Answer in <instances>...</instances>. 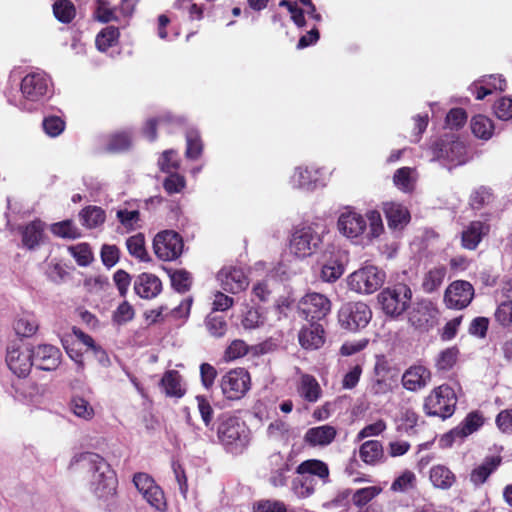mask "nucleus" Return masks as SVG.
Listing matches in <instances>:
<instances>
[{"mask_svg":"<svg viewBox=\"0 0 512 512\" xmlns=\"http://www.w3.org/2000/svg\"><path fill=\"white\" fill-rule=\"evenodd\" d=\"M142 496L156 510L164 511L167 507L164 492L156 483L147 490V493H143Z\"/></svg>","mask_w":512,"mask_h":512,"instance_id":"8fccbe9b","label":"nucleus"},{"mask_svg":"<svg viewBox=\"0 0 512 512\" xmlns=\"http://www.w3.org/2000/svg\"><path fill=\"white\" fill-rule=\"evenodd\" d=\"M494 319L503 329H512V300L503 301L497 306Z\"/></svg>","mask_w":512,"mask_h":512,"instance_id":"49530a36","label":"nucleus"},{"mask_svg":"<svg viewBox=\"0 0 512 512\" xmlns=\"http://www.w3.org/2000/svg\"><path fill=\"white\" fill-rule=\"evenodd\" d=\"M298 332V342L300 346L307 350H318L325 344L326 332L319 322L308 321Z\"/></svg>","mask_w":512,"mask_h":512,"instance_id":"2eb2a0df","label":"nucleus"},{"mask_svg":"<svg viewBox=\"0 0 512 512\" xmlns=\"http://www.w3.org/2000/svg\"><path fill=\"white\" fill-rule=\"evenodd\" d=\"M126 247L129 254L141 262L150 261V256L145 246V236L143 233H137L126 239Z\"/></svg>","mask_w":512,"mask_h":512,"instance_id":"72a5a7b5","label":"nucleus"},{"mask_svg":"<svg viewBox=\"0 0 512 512\" xmlns=\"http://www.w3.org/2000/svg\"><path fill=\"white\" fill-rule=\"evenodd\" d=\"M337 226L341 234L353 239L358 238L365 232L367 221L360 213L346 211L339 216Z\"/></svg>","mask_w":512,"mask_h":512,"instance_id":"aec40b11","label":"nucleus"},{"mask_svg":"<svg viewBox=\"0 0 512 512\" xmlns=\"http://www.w3.org/2000/svg\"><path fill=\"white\" fill-rule=\"evenodd\" d=\"M205 327L212 337L221 338L228 330V323L224 316L210 312L205 318Z\"/></svg>","mask_w":512,"mask_h":512,"instance_id":"58836bf2","label":"nucleus"},{"mask_svg":"<svg viewBox=\"0 0 512 512\" xmlns=\"http://www.w3.org/2000/svg\"><path fill=\"white\" fill-rule=\"evenodd\" d=\"M432 160L443 161L451 166L466 162V147L463 142L453 137L436 139L429 147Z\"/></svg>","mask_w":512,"mask_h":512,"instance_id":"423d86ee","label":"nucleus"},{"mask_svg":"<svg viewBox=\"0 0 512 512\" xmlns=\"http://www.w3.org/2000/svg\"><path fill=\"white\" fill-rule=\"evenodd\" d=\"M372 318L370 307L363 302H347L338 311L340 326L348 331L356 332L365 328Z\"/></svg>","mask_w":512,"mask_h":512,"instance_id":"6e6552de","label":"nucleus"},{"mask_svg":"<svg viewBox=\"0 0 512 512\" xmlns=\"http://www.w3.org/2000/svg\"><path fill=\"white\" fill-rule=\"evenodd\" d=\"M386 275L385 272L373 265H366L348 277L350 290L359 294H372L382 287Z\"/></svg>","mask_w":512,"mask_h":512,"instance_id":"0eeeda50","label":"nucleus"},{"mask_svg":"<svg viewBox=\"0 0 512 512\" xmlns=\"http://www.w3.org/2000/svg\"><path fill=\"white\" fill-rule=\"evenodd\" d=\"M382 209L390 229L401 230L410 222V212L401 203L385 202Z\"/></svg>","mask_w":512,"mask_h":512,"instance_id":"5701e85b","label":"nucleus"},{"mask_svg":"<svg viewBox=\"0 0 512 512\" xmlns=\"http://www.w3.org/2000/svg\"><path fill=\"white\" fill-rule=\"evenodd\" d=\"M22 243L27 249H34L42 241L44 234V224L36 219L20 228Z\"/></svg>","mask_w":512,"mask_h":512,"instance_id":"c85d7f7f","label":"nucleus"},{"mask_svg":"<svg viewBox=\"0 0 512 512\" xmlns=\"http://www.w3.org/2000/svg\"><path fill=\"white\" fill-rule=\"evenodd\" d=\"M39 328L38 322L33 314L24 313L14 322V330L18 336L31 337Z\"/></svg>","mask_w":512,"mask_h":512,"instance_id":"c9c22d12","label":"nucleus"},{"mask_svg":"<svg viewBox=\"0 0 512 512\" xmlns=\"http://www.w3.org/2000/svg\"><path fill=\"white\" fill-rule=\"evenodd\" d=\"M182 236L174 230H163L156 234L153 240L155 255L163 261H173L183 252Z\"/></svg>","mask_w":512,"mask_h":512,"instance_id":"9b49d317","label":"nucleus"},{"mask_svg":"<svg viewBox=\"0 0 512 512\" xmlns=\"http://www.w3.org/2000/svg\"><path fill=\"white\" fill-rule=\"evenodd\" d=\"M321 243L322 237L312 226L297 227L290 237V254L299 259L309 257Z\"/></svg>","mask_w":512,"mask_h":512,"instance_id":"1a4fd4ad","label":"nucleus"},{"mask_svg":"<svg viewBox=\"0 0 512 512\" xmlns=\"http://www.w3.org/2000/svg\"><path fill=\"white\" fill-rule=\"evenodd\" d=\"M43 129L51 137L59 136L65 129V122L58 116H48L43 120Z\"/></svg>","mask_w":512,"mask_h":512,"instance_id":"69168bd1","label":"nucleus"},{"mask_svg":"<svg viewBox=\"0 0 512 512\" xmlns=\"http://www.w3.org/2000/svg\"><path fill=\"white\" fill-rule=\"evenodd\" d=\"M331 307V301L327 296L309 292L298 301L297 311L303 319L319 322L331 312Z\"/></svg>","mask_w":512,"mask_h":512,"instance_id":"9d476101","label":"nucleus"},{"mask_svg":"<svg viewBox=\"0 0 512 512\" xmlns=\"http://www.w3.org/2000/svg\"><path fill=\"white\" fill-rule=\"evenodd\" d=\"M197 407L200 413L201 419L207 428L213 427L214 420V409L210 404L209 400L204 395L196 396Z\"/></svg>","mask_w":512,"mask_h":512,"instance_id":"4d7b16f0","label":"nucleus"},{"mask_svg":"<svg viewBox=\"0 0 512 512\" xmlns=\"http://www.w3.org/2000/svg\"><path fill=\"white\" fill-rule=\"evenodd\" d=\"M252 386L251 375L245 368H234L226 372L220 380L223 397L228 401L243 399Z\"/></svg>","mask_w":512,"mask_h":512,"instance_id":"39448f33","label":"nucleus"},{"mask_svg":"<svg viewBox=\"0 0 512 512\" xmlns=\"http://www.w3.org/2000/svg\"><path fill=\"white\" fill-rule=\"evenodd\" d=\"M160 384L168 397L181 398L185 395L186 390L182 387L181 375L176 370L166 371Z\"/></svg>","mask_w":512,"mask_h":512,"instance_id":"2f4dec72","label":"nucleus"},{"mask_svg":"<svg viewBox=\"0 0 512 512\" xmlns=\"http://www.w3.org/2000/svg\"><path fill=\"white\" fill-rule=\"evenodd\" d=\"M69 469L82 470L90 474V488L98 498H108L116 493L117 475L101 455L82 452L73 456Z\"/></svg>","mask_w":512,"mask_h":512,"instance_id":"f257e3e1","label":"nucleus"},{"mask_svg":"<svg viewBox=\"0 0 512 512\" xmlns=\"http://www.w3.org/2000/svg\"><path fill=\"white\" fill-rule=\"evenodd\" d=\"M176 124H178V119L171 114L159 115L145 122L142 133L149 141H155L157 139L158 128L171 132V128Z\"/></svg>","mask_w":512,"mask_h":512,"instance_id":"a878e982","label":"nucleus"},{"mask_svg":"<svg viewBox=\"0 0 512 512\" xmlns=\"http://www.w3.org/2000/svg\"><path fill=\"white\" fill-rule=\"evenodd\" d=\"M490 232V225L486 222L471 221L461 233V245L464 249L475 250L482 239Z\"/></svg>","mask_w":512,"mask_h":512,"instance_id":"412c9836","label":"nucleus"},{"mask_svg":"<svg viewBox=\"0 0 512 512\" xmlns=\"http://www.w3.org/2000/svg\"><path fill=\"white\" fill-rule=\"evenodd\" d=\"M6 363L13 374L19 378H26L33 366L32 350L9 348L7 350Z\"/></svg>","mask_w":512,"mask_h":512,"instance_id":"dca6fc26","label":"nucleus"},{"mask_svg":"<svg viewBox=\"0 0 512 512\" xmlns=\"http://www.w3.org/2000/svg\"><path fill=\"white\" fill-rule=\"evenodd\" d=\"M416 475L410 470L403 471L391 484L394 492H405L416 486Z\"/></svg>","mask_w":512,"mask_h":512,"instance_id":"3c124183","label":"nucleus"},{"mask_svg":"<svg viewBox=\"0 0 512 512\" xmlns=\"http://www.w3.org/2000/svg\"><path fill=\"white\" fill-rule=\"evenodd\" d=\"M412 298L410 287L404 283L387 287L378 295V301L386 315L397 317L409 307Z\"/></svg>","mask_w":512,"mask_h":512,"instance_id":"20e7f679","label":"nucleus"},{"mask_svg":"<svg viewBox=\"0 0 512 512\" xmlns=\"http://www.w3.org/2000/svg\"><path fill=\"white\" fill-rule=\"evenodd\" d=\"M431 381L430 370L422 364H414L408 367L401 378L402 386L411 392L424 389Z\"/></svg>","mask_w":512,"mask_h":512,"instance_id":"6ab92c4d","label":"nucleus"},{"mask_svg":"<svg viewBox=\"0 0 512 512\" xmlns=\"http://www.w3.org/2000/svg\"><path fill=\"white\" fill-rule=\"evenodd\" d=\"M298 392L308 402H316L321 395V388L317 380L308 374L301 377Z\"/></svg>","mask_w":512,"mask_h":512,"instance_id":"f704fd0d","label":"nucleus"},{"mask_svg":"<svg viewBox=\"0 0 512 512\" xmlns=\"http://www.w3.org/2000/svg\"><path fill=\"white\" fill-rule=\"evenodd\" d=\"M429 479L432 485L441 490H449L456 482L455 473L445 465L437 464L431 467L429 471Z\"/></svg>","mask_w":512,"mask_h":512,"instance_id":"bb28decb","label":"nucleus"},{"mask_svg":"<svg viewBox=\"0 0 512 512\" xmlns=\"http://www.w3.org/2000/svg\"><path fill=\"white\" fill-rule=\"evenodd\" d=\"M315 479L304 474H296L292 481V490L300 498H305L314 493Z\"/></svg>","mask_w":512,"mask_h":512,"instance_id":"a19ab883","label":"nucleus"},{"mask_svg":"<svg viewBox=\"0 0 512 512\" xmlns=\"http://www.w3.org/2000/svg\"><path fill=\"white\" fill-rule=\"evenodd\" d=\"M158 163L161 171L165 173L176 171L180 167V162L177 158V152L174 150L164 151Z\"/></svg>","mask_w":512,"mask_h":512,"instance_id":"e2e57ef3","label":"nucleus"},{"mask_svg":"<svg viewBox=\"0 0 512 512\" xmlns=\"http://www.w3.org/2000/svg\"><path fill=\"white\" fill-rule=\"evenodd\" d=\"M293 180L298 188L312 189L318 181V171L308 167H298L293 174Z\"/></svg>","mask_w":512,"mask_h":512,"instance_id":"ea45409f","label":"nucleus"},{"mask_svg":"<svg viewBox=\"0 0 512 512\" xmlns=\"http://www.w3.org/2000/svg\"><path fill=\"white\" fill-rule=\"evenodd\" d=\"M134 315L135 311L133 306L128 301H124L113 312L112 319L114 323L122 325L131 321Z\"/></svg>","mask_w":512,"mask_h":512,"instance_id":"680f3d73","label":"nucleus"},{"mask_svg":"<svg viewBox=\"0 0 512 512\" xmlns=\"http://www.w3.org/2000/svg\"><path fill=\"white\" fill-rule=\"evenodd\" d=\"M131 136L127 132H118L110 136L107 143V150L109 152L117 153L123 152L130 148Z\"/></svg>","mask_w":512,"mask_h":512,"instance_id":"603ef678","label":"nucleus"},{"mask_svg":"<svg viewBox=\"0 0 512 512\" xmlns=\"http://www.w3.org/2000/svg\"><path fill=\"white\" fill-rule=\"evenodd\" d=\"M493 198V194L490 189L480 187L475 190L470 196V205L474 210H480L485 205L489 204Z\"/></svg>","mask_w":512,"mask_h":512,"instance_id":"052dcab7","label":"nucleus"},{"mask_svg":"<svg viewBox=\"0 0 512 512\" xmlns=\"http://www.w3.org/2000/svg\"><path fill=\"white\" fill-rule=\"evenodd\" d=\"M118 221L128 230L135 229V224L140 221V212L138 210L120 209L116 213Z\"/></svg>","mask_w":512,"mask_h":512,"instance_id":"338daca9","label":"nucleus"},{"mask_svg":"<svg viewBox=\"0 0 512 512\" xmlns=\"http://www.w3.org/2000/svg\"><path fill=\"white\" fill-rule=\"evenodd\" d=\"M50 87V79L45 73L32 72L27 74L21 81V92L29 101H40L43 99Z\"/></svg>","mask_w":512,"mask_h":512,"instance_id":"ddd939ff","label":"nucleus"},{"mask_svg":"<svg viewBox=\"0 0 512 512\" xmlns=\"http://www.w3.org/2000/svg\"><path fill=\"white\" fill-rule=\"evenodd\" d=\"M223 290L236 294L245 290L249 285V279L243 269L238 267H224L218 273Z\"/></svg>","mask_w":512,"mask_h":512,"instance_id":"a211bd4d","label":"nucleus"},{"mask_svg":"<svg viewBox=\"0 0 512 512\" xmlns=\"http://www.w3.org/2000/svg\"><path fill=\"white\" fill-rule=\"evenodd\" d=\"M135 293L143 299H153L162 291L161 280L152 273H141L134 281Z\"/></svg>","mask_w":512,"mask_h":512,"instance_id":"4be33fe9","label":"nucleus"},{"mask_svg":"<svg viewBox=\"0 0 512 512\" xmlns=\"http://www.w3.org/2000/svg\"><path fill=\"white\" fill-rule=\"evenodd\" d=\"M447 269L445 266H436L429 270L426 274L423 282V287L427 292H433L437 290L444 281Z\"/></svg>","mask_w":512,"mask_h":512,"instance_id":"37998d69","label":"nucleus"},{"mask_svg":"<svg viewBox=\"0 0 512 512\" xmlns=\"http://www.w3.org/2000/svg\"><path fill=\"white\" fill-rule=\"evenodd\" d=\"M79 219L83 226L93 229L105 222L106 214L101 207L90 205L80 211Z\"/></svg>","mask_w":512,"mask_h":512,"instance_id":"473e14b6","label":"nucleus"},{"mask_svg":"<svg viewBox=\"0 0 512 512\" xmlns=\"http://www.w3.org/2000/svg\"><path fill=\"white\" fill-rule=\"evenodd\" d=\"M253 512H287L283 502L260 500L253 505Z\"/></svg>","mask_w":512,"mask_h":512,"instance_id":"774afa93","label":"nucleus"},{"mask_svg":"<svg viewBox=\"0 0 512 512\" xmlns=\"http://www.w3.org/2000/svg\"><path fill=\"white\" fill-rule=\"evenodd\" d=\"M502 459L500 456L487 457L482 464L475 467L470 473V481L475 486L484 484L490 475L495 472L501 465Z\"/></svg>","mask_w":512,"mask_h":512,"instance_id":"cd10ccee","label":"nucleus"},{"mask_svg":"<svg viewBox=\"0 0 512 512\" xmlns=\"http://www.w3.org/2000/svg\"><path fill=\"white\" fill-rule=\"evenodd\" d=\"M474 292V287L470 282L455 280L446 288L443 300L447 308L461 310L472 302Z\"/></svg>","mask_w":512,"mask_h":512,"instance_id":"f8f14e48","label":"nucleus"},{"mask_svg":"<svg viewBox=\"0 0 512 512\" xmlns=\"http://www.w3.org/2000/svg\"><path fill=\"white\" fill-rule=\"evenodd\" d=\"M186 186L185 177L176 173L170 172L169 176L163 182V188L168 194L180 193Z\"/></svg>","mask_w":512,"mask_h":512,"instance_id":"bf43d9fd","label":"nucleus"},{"mask_svg":"<svg viewBox=\"0 0 512 512\" xmlns=\"http://www.w3.org/2000/svg\"><path fill=\"white\" fill-rule=\"evenodd\" d=\"M336 435L337 431L334 426L322 425L309 428L304 435V440L312 447L327 446L334 441Z\"/></svg>","mask_w":512,"mask_h":512,"instance_id":"393cba45","label":"nucleus"},{"mask_svg":"<svg viewBox=\"0 0 512 512\" xmlns=\"http://www.w3.org/2000/svg\"><path fill=\"white\" fill-rule=\"evenodd\" d=\"M69 251L79 266H87L93 259L91 248L87 243L71 246L69 247Z\"/></svg>","mask_w":512,"mask_h":512,"instance_id":"13d9d810","label":"nucleus"},{"mask_svg":"<svg viewBox=\"0 0 512 512\" xmlns=\"http://www.w3.org/2000/svg\"><path fill=\"white\" fill-rule=\"evenodd\" d=\"M459 350L456 347H449L441 351L436 359L435 367L438 371H449L457 362Z\"/></svg>","mask_w":512,"mask_h":512,"instance_id":"a18cd8bd","label":"nucleus"},{"mask_svg":"<svg viewBox=\"0 0 512 512\" xmlns=\"http://www.w3.org/2000/svg\"><path fill=\"white\" fill-rule=\"evenodd\" d=\"M52 8L55 18L61 23L69 24L76 16V8L71 0H57Z\"/></svg>","mask_w":512,"mask_h":512,"instance_id":"4c0bfd02","label":"nucleus"},{"mask_svg":"<svg viewBox=\"0 0 512 512\" xmlns=\"http://www.w3.org/2000/svg\"><path fill=\"white\" fill-rule=\"evenodd\" d=\"M217 437L226 451L241 453L250 442V430L239 417L223 413L218 419Z\"/></svg>","mask_w":512,"mask_h":512,"instance_id":"f03ea898","label":"nucleus"},{"mask_svg":"<svg viewBox=\"0 0 512 512\" xmlns=\"http://www.w3.org/2000/svg\"><path fill=\"white\" fill-rule=\"evenodd\" d=\"M120 36L119 29L114 26H108L102 29L96 36L95 44L98 50L105 52L114 46Z\"/></svg>","mask_w":512,"mask_h":512,"instance_id":"79ce46f5","label":"nucleus"},{"mask_svg":"<svg viewBox=\"0 0 512 512\" xmlns=\"http://www.w3.org/2000/svg\"><path fill=\"white\" fill-rule=\"evenodd\" d=\"M344 273V266L339 260L327 261L321 269V278L326 282H335Z\"/></svg>","mask_w":512,"mask_h":512,"instance_id":"864d4df0","label":"nucleus"},{"mask_svg":"<svg viewBox=\"0 0 512 512\" xmlns=\"http://www.w3.org/2000/svg\"><path fill=\"white\" fill-rule=\"evenodd\" d=\"M471 131L475 137L488 140L491 138L494 130L492 120L484 115H475L471 119Z\"/></svg>","mask_w":512,"mask_h":512,"instance_id":"e433bc0d","label":"nucleus"},{"mask_svg":"<svg viewBox=\"0 0 512 512\" xmlns=\"http://www.w3.org/2000/svg\"><path fill=\"white\" fill-rule=\"evenodd\" d=\"M186 144V157L191 160H197L203 151V142L199 133L195 130L188 131L186 133Z\"/></svg>","mask_w":512,"mask_h":512,"instance_id":"c03bdc74","label":"nucleus"},{"mask_svg":"<svg viewBox=\"0 0 512 512\" xmlns=\"http://www.w3.org/2000/svg\"><path fill=\"white\" fill-rule=\"evenodd\" d=\"M51 232L58 237L67 239H76L81 236L78 228L72 220H64L51 225Z\"/></svg>","mask_w":512,"mask_h":512,"instance_id":"09e8293b","label":"nucleus"},{"mask_svg":"<svg viewBox=\"0 0 512 512\" xmlns=\"http://www.w3.org/2000/svg\"><path fill=\"white\" fill-rule=\"evenodd\" d=\"M437 313L431 303H418L409 313V322L415 329L429 331L437 323Z\"/></svg>","mask_w":512,"mask_h":512,"instance_id":"f3484780","label":"nucleus"},{"mask_svg":"<svg viewBox=\"0 0 512 512\" xmlns=\"http://www.w3.org/2000/svg\"><path fill=\"white\" fill-rule=\"evenodd\" d=\"M73 413L80 418L90 420L94 416V409L91 404L83 397H73L70 403Z\"/></svg>","mask_w":512,"mask_h":512,"instance_id":"6e6d98bb","label":"nucleus"},{"mask_svg":"<svg viewBox=\"0 0 512 512\" xmlns=\"http://www.w3.org/2000/svg\"><path fill=\"white\" fill-rule=\"evenodd\" d=\"M295 474H304L312 478L317 477L326 483L329 480L330 471L325 462L318 459H308L297 466Z\"/></svg>","mask_w":512,"mask_h":512,"instance_id":"c756f323","label":"nucleus"},{"mask_svg":"<svg viewBox=\"0 0 512 512\" xmlns=\"http://www.w3.org/2000/svg\"><path fill=\"white\" fill-rule=\"evenodd\" d=\"M192 275L185 269L175 270L170 273L171 285L179 293H186L192 285Z\"/></svg>","mask_w":512,"mask_h":512,"instance_id":"de8ad7c7","label":"nucleus"},{"mask_svg":"<svg viewBox=\"0 0 512 512\" xmlns=\"http://www.w3.org/2000/svg\"><path fill=\"white\" fill-rule=\"evenodd\" d=\"M457 397L454 390L447 384L434 388L425 398L424 411L428 416L442 419L451 417L455 412Z\"/></svg>","mask_w":512,"mask_h":512,"instance_id":"7ed1b4c3","label":"nucleus"},{"mask_svg":"<svg viewBox=\"0 0 512 512\" xmlns=\"http://www.w3.org/2000/svg\"><path fill=\"white\" fill-rule=\"evenodd\" d=\"M33 366L43 371H54L61 364L62 353L56 346L40 344L32 349Z\"/></svg>","mask_w":512,"mask_h":512,"instance_id":"4468645a","label":"nucleus"},{"mask_svg":"<svg viewBox=\"0 0 512 512\" xmlns=\"http://www.w3.org/2000/svg\"><path fill=\"white\" fill-rule=\"evenodd\" d=\"M367 220L369 221V238H377L384 231L382 217L379 211L370 210L366 213Z\"/></svg>","mask_w":512,"mask_h":512,"instance_id":"0e129e2a","label":"nucleus"},{"mask_svg":"<svg viewBox=\"0 0 512 512\" xmlns=\"http://www.w3.org/2000/svg\"><path fill=\"white\" fill-rule=\"evenodd\" d=\"M484 424V417L479 411H472L466 415L462 422L452 429L447 437L464 439L479 430Z\"/></svg>","mask_w":512,"mask_h":512,"instance_id":"b1692460","label":"nucleus"},{"mask_svg":"<svg viewBox=\"0 0 512 512\" xmlns=\"http://www.w3.org/2000/svg\"><path fill=\"white\" fill-rule=\"evenodd\" d=\"M381 488L377 486H369L358 489L352 495V502L357 507H363L380 494Z\"/></svg>","mask_w":512,"mask_h":512,"instance_id":"5fc2aeb1","label":"nucleus"},{"mask_svg":"<svg viewBox=\"0 0 512 512\" xmlns=\"http://www.w3.org/2000/svg\"><path fill=\"white\" fill-rule=\"evenodd\" d=\"M359 457L367 465H376L384 461L383 445L378 440H368L359 448Z\"/></svg>","mask_w":512,"mask_h":512,"instance_id":"7c9ffc66","label":"nucleus"}]
</instances>
